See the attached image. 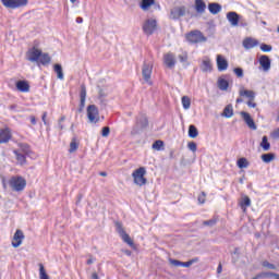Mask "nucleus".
<instances>
[{"instance_id":"obj_4","label":"nucleus","mask_w":279,"mask_h":279,"mask_svg":"<svg viewBox=\"0 0 279 279\" xmlns=\"http://www.w3.org/2000/svg\"><path fill=\"white\" fill-rule=\"evenodd\" d=\"M185 38L190 45H197V43H206L208 40L202 31H191L185 35Z\"/></svg>"},{"instance_id":"obj_36","label":"nucleus","mask_w":279,"mask_h":279,"mask_svg":"<svg viewBox=\"0 0 279 279\" xmlns=\"http://www.w3.org/2000/svg\"><path fill=\"white\" fill-rule=\"evenodd\" d=\"M236 166L239 167V169H247V167H250V161H247L245 157H241L240 159H238Z\"/></svg>"},{"instance_id":"obj_50","label":"nucleus","mask_w":279,"mask_h":279,"mask_svg":"<svg viewBox=\"0 0 279 279\" xmlns=\"http://www.w3.org/2000/svg\"><path fill=\"white\" fill-rule=\"evenodd\" d=\"M233 73L236 75V77H243V70L242 68H234Z\"/></svg>"},{"instance_id":"obj_40","label":"nucleus","mask_w":279,"mask_h":279,"mask_svg":"<svg viewBox=\"0 0 279 279\" xmlns=\"http://www.w3.org/2000/svg\"><path fill=\"white\" fill-rule=\"evenodd\" d=\"M39 279H49L47 270H45V265L39 264Z\"/></svg>"},{"instance_id":"obj_12","label":"nucleus","mask_w":279,"mask_h":279,"mask_svg":"<svg viewBox=\"0 0 279 279\" xmlns=\"http://www.w3.org/2000/svg\"><path fill=\"white\" fill-rule=\"evenodd\" d=\"M27 54L29 62H38V60H40V56H43V50L34 46L31 50H28Z\"/></svg>"},{"instance_id":"obj_35","label":"nucleus","mask_w":279,"mask_h":279,"mask_svg":"<svg viewBox=\"0 0 279 279\" xmlns=\"http://www.w3.org/2000/svg\"><path fill=\"white\" fill-rule=\"evenodd\" d=\"M230 82L226 78H218V88L219 90H228Z\"/></svg>"},{"instance_id":"obj_17","label":"nucleus","mask_w":279,"mask_h":279,"mask_svg":"<svg viewBox=\"0 0 279 279\" xmlns=\"http://www.w3.org/2000/svg\"><path fill=\"white\" fill-rule=\"evenodd\" d=\"M259 64L263 71L267 72L271 69V59L267 54H263L259 57Z\"/></svg>"},{"instance_id":"obj_47","label":"nucleus","mask_w":279,"mask_h":279,"mask_svg":"<svg viewBox=\"0 0 279 279\" xmlns=\"http://www.w3.org/2000/svg\"><path fill=\"white\" fill-rule=\"evenodd\" d=\"M271 49H274L271 47V45H267V44H262L260 45V50L264 51V53H269V51H271Z\"/></svg>"},{"instance_id":"obj_15","label":"nucleus","mask_w":279,"mask_h":279,"mask_svg":"<svg viewBox=\"0 0 279 279\" xmlns=\"http://www.w3.org/2000/svg\"><path fill=\"white\" fill-rule=\"evenodd\" d=\"M227 20L232 25V27H236L241 21V15L234 11H231L227 13Z\"/></svg>"},{"instance_id":"obj_60","label":"nucleus","mask_w":279,"mask_h":279,"mask_svg":"<svg viewBox=\"0 0 279 279\" xmlns=\"http://www.w3.org/2000/svg\"><path fill=\"white\" fill-rule=\"evenodd\" d=\"M221 271H223V266L219 264L217 267V274H221Z\"/></svg>"},{"instance_id":"obj_52","label":"nucleus","mask_w":279,"mask_h":279,"mask_svg":"<svg viewBox=\"0 0 279 279\" xmlns=\"http://www.w3.org/2000/svg\"><path fill=\"white\" fill-rule=\"evenodd\" d=\"M271 138L278 140L279 138V128L270 133Z\"/></svg>"},{"instance_id":"obj_31","label":"nucleus","mask_w":279,"mask_h":279,"mask_svg":"<svg viewBox=\"0 0 279 279\" xmlns=\"http://www.w3.org/2000/svg\"><path fill=\"white\" fill-rule=\"evenodd\" d=\"M240 206L242 210H245V208L252 206V199L250 198V196L247 195L243 196L240 202Z\"/></svg>"},{"instance_id":"obj_41","label":"nucleus","mask_w":279,"mask_h":279,"mask_svg":"<svg viewBox=\"0 0 279 279\" xmlns=\"http://www.w3.org/2000/svg\"><path fill=\"white\" fill-rule=\"evenodd\" d=\"M217 221H219V218L214 217L209 220L203 221V226H208L209 228H213V227L217 226Z\"/></svg>"},{"instance_id":"obj_29","label":"nucleus","mask_w":279,"mask_h":279,"mask_svg":"<svg viewBox=\"0 0 279 279\" xmlns=\"http://www.w3.org/2000/svg\"><path fill=\"white\" fill-rule=\"evenodd\" d=\"M170 265H173V267H191V262H181L178 259H169Z\"/></svg>"},{"instance_id":"obj_9","label":"nucleus","mask_w":279,"mask_h":279,"mask_svg":"<svg viewBox=\"0 0 279 279\" xmlns=\"http://www.w3.org/2000/svg\"><path fill=\"white\" fill-rule=\"evenodd\" d=\"M151 71H154V65H151V63L144 62L143 68H142V75H143V80L149 86H151V84H154L151 82Z\"/></svg>"},{"instance_id":"obj_2","label":"nucleus","mask_w":279,"mask_h":279,"mask_svg":"<svg viewBox=\"0 0 279 279\" xmlns=\"http://www.w3.org/2000/svg\"><path fill=\"white\" fill-rule=\"evenodd\" d=\"M149 120L147 119V116L140 114L136 118L135 125L131 130V136H136L141 134V130H145V128H148Z\"/></svg>"},{"instance_id":"obj_39","label":"nucleus","mask_w":279,"mask_h":279,"mask_svg":"<svg viewBox=\"0 0 279 279\" xmlns=\"http://www.w3.org/2000/svg\"><path fill=\"white\" fill-rule=\"evenodd\" d=\"M20 149L24 156H32V147L28 144H20Z\"/></svg>"},{"instance_id":"obj_23","label":"nucleus","mask_w":279,"mask_h":279,"mask_svg":"<svg viewBox=\"0 0 279 279\" xmlns=\"http://www.w3.org/2000/svg\"><path fill=\"white\" fill-rule=\"evenodd\" d=\"M13 154L19 162V165H27V155H24L23 153L19 150H13Z\"/></svg>"},{"instance_id":"obj_42","label":"nucleus","mask_w":279,"mask_h":279,"mask_svg":"<svg viewBox=\"0 0 279 279\" xmlns=\"http://www.w3.org/2000/svg\"><path fill=\"white\" fill-rule=\"evenodd\" d=\"M181 101L184 110H189V108H191V98H189V96H183Z\"/></svg>"},{"instance_id":"obj_45","label":"nucleus","mask_w":279,"mask_h":279,"mask_svg":"<svg viewBox=\"0 0 279 279\" xmlns=\"http://www.w3.org/2000/svg\"><path fill=\"white\" fill-rule=\"evenodd\" d=\"M179 62L182 64H185V62H189V53L187 52H182L181 54L178 56Z\"/></svg>"},{"instance_id":"obj_27","label":"nucleus","mask_w":279,"mask_h":279,"mask_svg":"<svg viewBox=\"0 0 279 279\" xmlns=\"http://www.w3.org/2000/svg\"><path fill=\"white\" fill-rule=\"evenodd\" d=\"M208 10L210 12V14H219V12H221V4L217 3V2H211L208 4Z\"/></svg>"},{"instance_id":"obj_16","label":"nucleus","mask_w":279,"mask_h":279,"mask_svg":"<svg viewBox=\"0 0 279 279\" xmlns=\"http://www.w3.org/2000/svg\"><path fill=\"white\" fill-rule=\"evenodd\" d=\"M163 63L168 69H173L175 66V54L168 52L163 56Z\"/></svg>"},{"instance_id":"obj_57","label":"nucleus","mask_w":279,"mask_h":279,"mask_svg":"<svg viewBox=\"0 0 279 279\" xmlns=\"http://www.w3.org/2000/svg\"><path fill=\"white\" fill-rule=\"evenodd\" d=\"M191 265H194V263H199V257H194L190 259Z\"/></svg>"},{"instance_id":"obj_8","label":"nucleus","mask_w":279,"mask_h":279,"mask_svg":"<svg viewBox=\"0 0 279 279\" xmlns=\"http://www.w3.org/2000/svg\"><path fill=\"white\" fill-rule=\"evenodd\" d=\"M87 119L89 123H99V109L95 105L87 107Z\"/></svg>"},{"instance_id":"obj_56","label":"nucleus","mask_w":279,"mask_h":279,"mask_svg":"<svg viewBox=\"0 0 279 279\" xmlns=\"http://www.w3.org/2000/svg\"><path fill=\"white\" fill-rule=\"evenodd\" d=\"M93 263H95V259H93V255H89V258L87 259L86 264L93 265Z\"/></svg>"},{"instance_id":"obj_59","label":"nucleus","mask_w":279,"mask_h":279,"mask_svg":"<svg viewBox=\"0 0 279 279\" xmlns=\"http://www.w3.org/2000/svg\"><path fill=\"white\" fill-rule=\"evenodd\" d=\"M31 123L32 125H36L37 121L35 116H31Z\"/></svg>"},{"instance_id":"obj_44","label":"nucleus","mask_w":279,"mask_h":279,"mask_svg":"<svg viewBox=\"0 0 279 279\" xmlns=\"http://www.w3.org/2000/svg\"><path fill=\"white\" fill-rule=\"evenodd\" d=\"M262 267H264L265 269H272V270L278 269V267L275 264H271L268 260L262 262Z\"/></svg>"},{"instance_id":"obj_49","label":"nucleus","mask_w":279,"mask_h":279,"mask_svg":"<svg viewBox=\"0 0 279 279\" xmlns=\"http://www.w3.org/2000/svg\"><path fill=\"white\" fill-rule=\"evenodd\" d=\"M187 149H190V151H197V144L195 142H190L187 144Z\"/></svg>"},{"instance_id":"obj_22","label":"nucleus","mask_w":279,"mask_h":279,"mask_svg":"<svg viewBox=\"0 0 279 279\" xmlns=\"http://www.w3.org/2000/svg\"><path fill=\"white\" fill-rule=\"evenodd\" d=\"M10 138H12V134H10L8 129L0 131V145H3V143H9Z\"/></svg>"},{"instance_id":"obj_54","label":"nucleus","mask_w":279,"mask_h":279,"mask_svg":"<svg viewBox=\"0 0 279 279\" xmlns=\"http://www.w3.org/2000/svg\"><path fill=\"white\" fill-rule=\"evenodd\" d=\"M246 106H248V108H256V102H254V100L250 99V100L246 102Z\"/></svg>"},{"instance_id":"obj_61","label":"nucleus","mask_w":279,"mask_h":279,"mask_svg":"<svg viewBox=\"0 0 279 279\" xmlns=\"http://www.w3.org/2000/svg\"><path fill=\"white\" fill-rule=\"evenodd\" d=\"M123 252H124L125 256H132V251H130V250H124Z\"/></svg>"},{"instance_id":"obj_11","label":"nucleus","mask_w":279,"mask_h":279,"mask_svg":"<svg viewBox=\"0 0 279 279\" xmlns=\"http://www.w3.org/2000/svg\"><path fill=\"white\" fill-rule=\"evenodd\" d=\"M23 239H25V234L21 229H17L13 235L12 247H21Z\"/></svg>"},{"instance_id":"obj_28","label":"nucleus","mask_w":279,"mask_h":279,"mask_svg":"<svg viewBox=\"0 0 279 279\" xmlns=\"http://www.w3.org/2000/svg\"><path fill=\"white\" fill-rule=\"evenodd\" d=\"M38 62H40V64L44 66H47V64H51V57L47 52H41Z\"/></svg>"},{"instance_id":"obj_63","label":"nucleus","mask_w":279,"mask_h":279,"mask_svg":"<svg viewBox=\"0 0 279 279\" xmlns=\"http://www.w3.org/2000/svg\"><path fill=\"white\" fill-rule=\"evenodd\" d=\"M76 23H84V19L83 17H76Z\"/></svg>"},{"instance_id":"obj_43","label":"nucleus","mask_w":279,"mask_h":279,"mask_svg":"<svg viewBox=\"0 0 279 279\" xmlns=\"http://www.w3.org/2000/svg\"><path fill=\"white\" fill-rule=\"evenodd\" d=\"M162 147H165V142H162L161 140H157L153 143V149H156L157 151H160Z\"/></svg>"},{"instance_id":"obj_46","label":"nucleus","mask_w":279,"mask_h":279,"mask_svg":"<svg viewBox=\"0 0 279 279\" xmlns=\"http://www.w3.org/2000/svg\"><path fill=\"white\" fill-rule=\"evenodd\" d=\"M101 136L104 138H108V136H110V126H104L101 129Z\"/></svg>"},{"instance_id":"obj_33","label":"nucleus","mask_w":279,"mask_h":279,"mask_svg":"<svg viewBox=\"0 0 279 279\" xmlns=\"http://www.w3.org/2000/svg\"><path fill=\"white\" fill-rule=\"evenodd\" d=\"M154 3H156V0H142L140 8H142L144 11H147L149 8H151V5H154Z\"/></svg>"},{"instance_id":"obj_53","label":"nucleus","mask_w":279,"mask_h":279,"mask_svg":"<svg viewBox=\"0 0 279 279\" xmlns=\"http://www.w3.org/2000/svg\"><path fill=\"white\" fill-rule=\"evenodd\" d=\"M260 278H267V271H263L257 274L253 279H260Z\"/></svg>"},{"instance_id":"obj_37","label":"nucleus","mask_w":279,"mask_h":279,"mask_svg":"<svg viewBox=\"0 0 279 279\" xmlns=\"http://www.w3.org/2000/svg\"><path fill=\"white\" fill-rule=\"evenodd\" d=\"M78 148H80V143H77V138L76 137H73L71 143H70L69 153L70 154H74V151H77Z\"/></svg>"},{"instance_id":"obj_51","label":"nucleus","mask_w":279,"mask_h":279,"mask_svg":"<svg viewBox=\"0 0 279 279\" xmlns=\"http://www.w3.org/2000/svg\"><path fill=\"white\" fill-rule=\"evenodd\" d=\"M267 278L279 279L278 272L267 271Z\"/></svg>"},{"instance_id":"obj_14","label":"nucleus","mask_w":279,"mask_h":279,"mask_svg":"<svg viewBox=\"0 0 279 279\" xmlns=\"http://www.w3.org/2000/svg\"><path fill=\"white\" fill-rule=\"evenodd\" d=\"M80 98H81V101H80L77 112H84V108L86 106V85L84 84L81 85Z\"/></svg>"},{"instance_id":"obj_3","label":"nucleus","mask_w":279,"mask_h":279,"mask_svg":"<svg viewBox=\"0 0 279 279\" xmlns=\"http://www.w3.org/2000/svg\"><path fill=\"white\" fill-rule=\"evenodd\" d=\"M145 175H147V169H145V167H140L134 170L132 173L134 184H136V186H145V184H147V178H145Z\"/></svg>"},{"instance_id":"obj_48","label":"nucleus","mask_w":279,"mask_h":279,"mask_svg":"<svg viewBox=\"0 0 279 279\" xmlns=\"http://www.w3.org/2000/svg\"><path fill=\"white\" fill-rule=\"evenodd\" d=\"M197 201H198L201 204H206V192H202V193L198 195Z\"/></svg>"},{"instance_id":"obj_20","label":"nucleus","mask_w":279,"mask_h":279,"mask_svg":"<svg viewBox=\"0 0 279 279\" xmlns=\"http://www.w3.org/2000/svg\"><path fill=\"white\" fill-rule=\"evenodd\" d=\"M240 97H247V99H251V101H254L256 99V93L254 90L241 88L239 90Z\"/></svg>"},{"instance_id":"obj_18","label":"nucleus","mask_w":279,"mask_h":279,"mask_svg":"<svg viewBox=\"0 0 279 279\" xmlns=\"http://www.w3.org/2000/svg\"><path fill=\"white\" fill-rule=\"evenodd\" d=\"M216 62H217L218 71L223 72V71L228 70V60H226V58H223V56L218 54Z\"/></svg>"},{"instance_id":"obj_21","label":"nucleus","mask_w":279,"mask_h":279,"mask_svg":"<svg viewBox=\"0 0 279 279\" xmlns=\"http://www.w3.org/2000/svg\"><path fill=\"white\" fill-rule=\"evenodd\" d=\"M15 86L20 93H29V83L27 81H17Z\"/></svg>"},{"instance_id":"obj_55","label":"nucleus","mask_w":279,"mask_h":279,"mask_svg":"<svg viewBox=\"0 0 279 279\" xmlns=\"http://www.w3.org/2000/svg\"><path fill=\"white\" fill-rule=\"evenodd\" d=\"M41 121L47 125V111H45L41 116Z\"/></svg>"},{"instance_id":"obj_6","label":"nucleus","mask_w":279,"mask_h":279,"mask_svg":"<svg viewBox=\"0 0 279 279\" xmlns=\"http://www.w3.org/2000/svg\"><path fill=\"white\" fill-rule=\"evenodd\" d=\"M2 5L7 10H16L19 8H25L29 3V0H0Z\"/></svg>"},{"instance_id":"obj_10","label":"nucleus","mask_w":279,"mask_h":279,"mask_svg":"<svg viewBox=\"0 0 279 279\" xmlns=\"http://www.w3.org/2000/svg\"><path fill=\"white\" fill-rule=\"evenodd\" d=\"M182 16H186V7H174L170 11V19L173 21H178V19H182Z\"/></svg>"},{"instance_id":"obj_34","label":"nucleus","mask_w":279,"mask_h":279,"mask_svg":"<svg viewBox=\"0 0 279 279\" xmlns=\"http://www.w3.org/2000/svg\"><path fill=\"white\" fill-rule=\"evenodd\" d=\"M260 147L264 149V151H269V149H271V144L269 143L267 135L263 136Z\"/></svg>"},{"instance_id":"obj_24","label":"nucleus","mask_w":279,"mask_h":279,"mask_svg":"<svg viewBox=\"0 0 279 279\" xmlns=\"http://www.w3.org/2000/svg\"><path fill=\"white\" fill-rule=\"evenodd\" d=\"M195 10L198 14H204L206 12V2L204 0H195Z\"/></svg>"},{"instance_id":"obj_58","label":"nucleus","mask_w":279,"mask_h":279,"mask_svg":"<svg viewBox=\"0 0 279 279\" xmlns=\"http://www.w3.org/2000/svg\"><path fill=\"white\" fill-rule=\"evenodd\" d=\"M98 95H99L100 98L106 97V92H104V89L100 88L99 92H98Z\"/></svg>"},{"instance_id":"obj_5","label":"nucleus","mask_w":279,"mask_h":279,"mask_svg":"<svg viewBox=\"0 0 279 279\" xmlns=\"http://www.w3.org/2000/svg\"><path fill=\"white\" fill-rule=\"evenodd\" d=\"M116 230L118 234L121 236L122 241L126 243V245L131 246L132 250H136V244H134V241L132 238H130V234L125 232V229H123V223L116 222Z\"/></svg>"},{"instance_id":"obj_26","label":"nucleus","mask_w":279,"mask_h":279,"mask_svg":"<svg viewBox=\"0 0 279 279\" xmlns=\"http://www.w3.org/2000/svg\"><path fill=\"white\" fill-rule=\"evenodd\" d=\"M222 117L226 119H232L234 117V109L232 105H227L223 109Z\"/></svg>"},{"instance_id":"obj_64","label":"nucleus","mask_w":279,"mask_h":279,"mask_svg":"<svg viewBox=\"0 0 279 279\" xmlns=\"http://www.w3.org/2000/svg\"><path fill=\"white\" fill-rule=\"evenodd\" d=\"M235 104H243V98L241 97L236 98Z\"/></svg>"},{"instance_id":"obj_62","label":"nucleus","mask_w":279,"mask_h":279,"mask_svg":"<svg viewBox=\"0 0 279 279\" xmlns=\"http://www.w3.org/2000/svg\"><path fill=\"white\" fill-rule=\"evenodd\" d=\"M92 279H99V275H97V272H93L92 274Z\"/></svg>"},{"instance_id":"obj_19","label":"nucleus","mask_w":279,"mask_h":279,"mask_svg":"<svg viewBox=\"0 0 279 279\" xmlns=\"http://www.w3.org/2000/svg\"><path fill=\"white\" fill-rule=\"evenodd\" d=\"M242 46L244 47V49L250 50V49H254V47H258V40L252 38V37H246L243 41H242Z\"/></svg>"},{"instance_id":"obj_7","label":"nucleus","mask_w":279,"mask_h":279,"mask_svg":"<svg viewBox=\"0 0 279 279\" xmlns=\"http://www.w3.org/2000/svg\"><path fill=\"white\" fill-rule=\"evenodd\" d=\"M158 27V22L155 19H148L144 22L142 29L146 36H151Z\"/></svg>"},{"instance_id":"obj_32","label":"nucleus","mask_w":279,"mask_h":279,"mask_svg":"<svg viewBox=\"0 0 279 279\" xmlns=\"http://www.w3.org/2000/svg\"><path fill=\"white\" fill-rule=\"evenodd\" d=\"M53 71L57 73L58 80H64V72L62 71V64L57 63L53 65Z\"/></svg>"},{"instance_id":"obj_13","label":"nucleus","mask_w":279,"mask_h":279,"mask_svg":"<svg viewBox=\"0 0 279 279\" xmlns=\"http://www.w3.org/2000/svg\"><path fill=\"white\" fill-rule=\"evenodd\" d=\"M244 123H246V125L251 129V130H256V123L254 122V119L252 118V116L248 112L245 111H241L240 112Z\"/></svg>"},{"instance_id":"obj_30","label":"nucleus","mask_w":279,"mask_h":279,"mask_svg":"<svg viewBox=\"0 0 279 279\" xmlns=\"http://www.w3.org/2000/svg\"><path fill=\"white\" fill-rule=\"evenodd\" d=\"M187 134L190 138H197V136H199V131L197 130V126H195V124H191L189 126Z\"/></svg>"},{"instance_id":"obj_38","label":"nucleus","mask_w":279,"mask_h":279,"mask_svg":"<svg viewBox=\"0 0 279 279\" xmlns=\"http://www.w3.org/2000/svg\"><path fill=\"white\" fill-rule=\"evenodd\" d=\"M276 159V154L274 153H267L262 155L263 162H266L267 165L271 162V160Z\"/></svg>"},{"instance_id":"obj_1","label":"nucleus","mask_w":279,"mask_h":279,"mask_svg":"<svg viewBox=\"0 0 279 279\" xmlns=\"http://www.w3.org/2000/svg\"><path fill=\"white\" fill-rule=\"evenodd\" d=\"M9 186L15 193H21L22 191H25V186H27V181L21 175H13L9 180Z\"/></svg>"},{"instance_id":"obj_25","label":"nucleus","mask_w":279,"mask_h":279,"mask_svg":"<svg viewBox=\"0 0 279 279\" xmlns=\"http://www.w3.org/2000/svg\"><path fill=\"white\" fill-rule=\"evenodd\" d=\"M201 70L203 73H210L213 71V63L210 62V59L203 60L201 64Z\"/></svg>"}]
</instances>
